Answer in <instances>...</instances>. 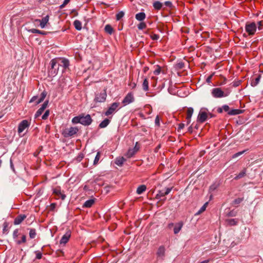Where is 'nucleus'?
Wrapping results in <instances>:
<instances>
[{"label":"nucleus","mask_w":263,"mask_h":263,"mask_svg":"<svg viewBox=\"0 0 263 263\" xmlns=\"http://www.w3.org/2000/svg\"><path fill=\"white\" fill-rule=\"evenodd\" d=\"M207 205H208V202H206L201 208L198 211V212H197V214H200L201 213H202L203 212H204L206 208V206H207Z\"/></svg>","instance_id":"58836bf2"},{"label":"nucleus","mask_w":263,"mask_h":263,"mask_svg":"<svg viewBox=\"0 0 263 263\" xmlns=\"http://www.w3.org/2000/svg\"><path fill=\"white\" fill-rule=\"evenodd\" d=\"M125 161L126 159L124 157H118L116 158L115 163L118 166H122Z\"/></svg>","instance_id":"5701e85b"},{"label":"nucleus","mask_w":263,"mask_h":263,"mask_svg":"<svg viewBox=\"0 0 263 263\" xmlns=\"http://www.w3.org/2000/svg\"><path fill=\"white\" fill-rule=\"evenodd\" d=\"M29 237H30V238L31 239L34 238L36 237V235H37L35 229H30L29 230Z\"/></svg>","instance_id":"7c9ffc66"},{"label":"nucleus","mask_w":263,"mask_h":263,"mask_svg":"<svg viewBox=\"0 0 263 263\" xmlns=\"http://www.w3.org/2000/svg\"><path fill=\"white\" fill-rule=\"evenodd\" d=\"M49 15H46L44 17H43L42 20H41V23L40 24V26L42 28H45L46 24L48 23L49 21Z\"/></svg>","instance_id":"6ab92c4d"},{"label":"nucleus","mask_w":263,"mask_h":263,"mask_svg":"<svg viewBox=\"0 0 263 263\" xmlns=\"http://www.w3.org/2000/svg\"><path fill=\"white\" fill-rule=\"evenodd\" d=\"M59 61L57 59H54L50 61L51 68L49 70V74L51 77H54L58 73L60 66Z\"/></svg>","instance_id":"f257e3e1"},{"label":"nucleus","mask_w":263,"mask_h":263,"mask_svg":"<svg viewBox=\"0 0 263 263\" xmlns=\"http://www.w3.org/2000/svg\"><path fill=\"white\" fill-rule=\"evenodd\" d=\"M257 29L256 24L254 22L247 23L245 26V30L250 36L255 34Z\"/></svg>","instance_id":"f03ea898"},{"label":"nucleus","mask_w":263,"mask_h":263,"mask_svg":"<svg viewBox=\"0 0 263 263\" xmlns=\"http://www.w3.org/2000/svg\"><path fill=\"white\" fill-rule=\"evenodd\" d=\"M57 204L55 203H52L50 205V210L51 211H54L56 207Z\"/></svg>","instance_id":"5fc2aeb1"},{"label":"nucleus","mask_w":263,"mask_h":263,"mask_svg":"<svg viewBox=\"0 0 263 263\" xmlns=\"http://www.w3.org/2000/svg\"><path fill=\"white\" fill-rule=\"evenodd\" d=\"M120 103L119 102H114L112 103L108 108L107 110L105 112L106 116H109L115 113L119 108Z\"/></svg>","instance_id":"39448f33"},{"label":"nucleus","mask_w":263,"mask_h":263,"mask_svg":"<svg viewBox=\"0 0 263 263\" xmlns=\"http://www.w3.org/2000/svg\"><path fill=\"white\" fill-rule=\"evenodd\" d=\"M140 145L138 142L135 144V145L133 148H129L127 153L125 154V156L127 158H130L134 156L139 150Z\"/></svg>","instance_id":"423d86ee"},{"label":"nucleus","mask_w":263,"mask_h":263,"mask_svg":"<svg viewBox=\"0 0 263 263\" xmlns=\"http://www.w3.org/2000/svg\"><path fill=\"white\" fill-rule=\"evenodd\" d=\"M246 168H243L242 171L235 177L234 179L238 180L245 176L246 174Z\"/></svg>","instance_id":"b1692460"},{"label":"nucleus","mask_w":263,"mask_h":263,"mask_svg":"<svg viewBox=\"0 0 263 263\" xmlns=\"http://www.w3.org/2000/svg\"><path fill=\"white\" fill-rule=\"evenodd\" d=\"M36 258L37 259H41L42 258V253L40 252H36Z\"/></svg>","instance_id":"6e6d98bb"},{"label":"nucleus","mask_w":263,"mask_h":263,"mask_svg":"<svg viewBox=\"0 0 263 263\" xmlns=\"http://www.w3.org/2000/svg\"><path fill=\"white\" fill-rule=\"evenodd\" d=\"M73 25L75 28L78 30H81L82 29L81 22L79 20H75L73 22Z\"/></svg>","instance_id":"c85d7f7f"},{"label":"nucleus","mask_w":263,"mask_h":263,"mask_svg":"<svg viewBox=\"0 0 263 263\" xmlns=\"http://www.w3.org/2000/svg\"><path fill=\"white\" fill-rule=\"evenodd\" d=\"M110 121L108 119H105L103 121H102L99 126L100 128H103L106 127L110 123Z\"/></svg>","instance_id":"4be33fe9"},{"label":"nucleus","mask_w":263,"mask_h":263,"mask_svg":"<svg viewBox=\"0 0 263 263\" xmlns=\"http://www.w3.org/2000/svg\"><path fill=\"white\" fill-rule=\"evenodd\" d=\"M162 4L159 1H155L153 3V7L157 10H160L162 7Z\"/></svg>","instance_id":"bb28decb"},{"label":"nucleus","mask_w":263,"mask_h":263,"mask_svg":"<svg viewBox=\"0 0 263 263\" xmlns=\"http://www.w3.org/2000/svg\"><path fill=\"white\" fill-rule=\"evenodd\" d=\"M164 5L168 7H172V3L170 1H166L164 3Z\"/></svg>","instance_id":"bf43d9fd"},{"label":"nucleus","mask_w":263,"mask_h":263,"mask_svg":"<svg viewBox=\"0 0 263 263\" xmlns=\"http://www.w3.org/2000/svg\"><path fill=\"white\" fill-rule=\"evenodd\" d=\"M183 226V222L182 221H180L176 223L175 225L174 228V233L175 234H178L180 231L181 230L182 227Z\"/></svg>","instance_id":"f3484780"},{"label":"nucleus","mask_w":263,"mask_h":263,"mask_svg":"<svg viewBox=\"0 0 263 263\" xmlns=\"http://www.w3.org/2000/svg\"><path fill=\"white\" fill-rule=\"evenodd\" d=\"M245 151H243L242 152H238L235 154H234L232 156V158H235L239 156H240L241 155H242V154H243L245 153Z\"/></svg>","instance_id":"de8ad7c7"},{"label":"nucleus","mask_w":263,"mask_h":263,"mask_svg":"<svg viewBox=\"0 0 263 263\" xmlns=\"http://www.w3.org/2000/svg\"><path fill=\"white\" fill-rule=\"evenodd\" d=\"M222 107L223 110L224 111H226V112H227V111H228V112H229V111H230V110H229V109H230V107H229V106L228 105H223V106H222Z\"/></svg>","instance_id":"864d4df0"},{"label":"nucleus","mask_w":263,"mask_h":263,"mask_svg":"<svg viewBox=\"0 0 263 263\" xmlns=\"http://www.w3.org/2000/svg\"><path fill=\"white\" fill-rule=\"evenodd\" d=\"M193 111L194 109L192 107H189L187 109L186 119L187 120V124H189L191 122V119L193 114Z\"/></svg>","instance_id":"a211bd4d"},{"label":"nucleus","mask_w":263,"mask_h":263,"mask_svg":"<svg viewBox=\"0 0 263 263\" xmlns=\"http://www.w3.org/2000/svg\"><path fill=\"white\" fill-rule=\"evenodd\" d=\"M222 110H223L222 107L218 108L217 109V111L219 113H222Z\"/></svg>","instance_id":"69168bd1"},{"label":"nucleus","mask_w":263,"mask_h":263,"mask_svg":"<svg viewBox=\"0 0 263 263\" xmlns=\"http://www.w3.org/2000/svg\"><path fill=\"white\" fill-rule=\"evenodd\" d=\"M161 71V67L159 66V65H157L155 70L154 71V73L155 75H158L160 74Z\"/></svg>","instance_id":"4c0bfd02"},{"label":"nucleus","mask_w":263,"mask_h":263,"mask_svg":"<svg viewBox=\"0 0 263 263\" xmlns=\"http://www.w3.org/2000/svg\"><path fill=\"white\" fill-rule=\"evenodd\" d=\"M243 200V198H238L233 201V204L234 205H238L239 203H240Z\"/></svg>","instance_id":"e433bc0d"},{"label":"nucleus","mask_w":263,"mask_h":263,"mask_svg":"<svg viewBox=\"0 0 263 263\" xmlns=\"http://www.w3.org/2000/svg\"><path fill=\"white\" fill-rule=\"evenodd\" d=\"M211 93L212 96L215 98H220L225 97L228 96V93H226L221 88H214L212 90Z\"/></svg>","instance_id":"7ed1b4c3"},{"label":"nucleus","mask_w":263,"mask_h":263,"mask_svg":"<svg viewBox=\"0 0 263 263\" xmlns=\"http://www.w3.org/2000/svg\"><path fill=\"white\" fill-rule=\"evenodd\" d=\"M208 117V114L205 110H200L198 116L197 120L199 122L203 123L205 122Z\"/></svg>","instance_id":"9d476101"},{"label":"nucleus","mask_w":263,"mask_h":263,"mask_svg":"<svg viewBox=\"0 0 263 263\" xmlns=\"http://www.w3.org/2000/svg\"><path fill=\"white\" fill-rule=\"evenodd\" d=\"M172 190V187H168L166 189L165 192L162 191H159L158 193L156 196L157 199H160L162 197H164L165 195H168Z\"/></svg>","instance_id":"2eb2a0df"},{"label":"nucleus","mask_w":263,"mask_h":263,"mask_svg":"<svg viewBox=\"0 0 263 263\" xmlns=\"http://www.w3.org/2000/svg\"><path fill=\"white\" fill-rule=\"evenodd\" d=\"M174 226L173 223H170L168 224L167 227L169 229H171L172 227H173Z\"/></svg>","instance_id":"0e129e2a"},{"label":"nucleus","mask_w":263,"mask_h":263,"mask_svg":"<svg viewBox=\"0 0 263 263\" xmlns=\"http://www.w3.org/2000/svg\"><path fill=\"white\" fill-rule=\"evenodd\" d=\"M30 125V123L27 120L22 121L18 124V133L19 134L22 133L26 128H28Z\"/></svg>","instance_id":"9b49d317"},{"label":"nucleus","mask_w":263,"mask_h":263,"mask_svg":"<svg viewBox=\"0 0 263 263\" xmlns=\"http://www.w3.org/2000/svg\"><path fill=\"white\" fill-rule=\"evenodd\" d=\"M213 76V74H211L210 76H209L207 78V79H206V82H207L208 83L210 84V83H211V79H212V78Z\"/></svg>","instance_id":"4d7b16f0"},{"label":"nucleus","mask_w":263,"mask_h":263,"mask_svg":"<svg viewBox=\"0 0 263 263\" xmlns=\"http://www.w3.org/2000/svg\"><path fill=\"white\" fill-rule=\"evenodd\" d=\"M257 25H258V28L259 30H261L262 28V26H263V25H262V21H259L258 23H257Z\"/></svg>","instance_id":"13d9d810"},{"label":"nucleus","mask_w":263,"mask_h":263,"mask_svg":"<svg viewBox=\"0 0 263 263\" xmlns=\"http://www.w3.org/2000/svg\"><path fill=\"white\" fill-rule=\"evenodd\" d=\"M78 131L79 128L77 127H70L65 129L62 134L65 137H69L76 135Z\"/></svg>","instance_id":"20e7f679"},{"label":"nucleus","mask_w":263,"mask_h":263,"mask_svg":"<svg viewBox=\"0 0 263 263\" xmlns=\"http://www.w3.org/2000/svg\"><path fill=\"white\" fill-rule=\"evenodd\" d=\"M81 124L83 125H89L92 122V119L89 115H87L85 116H81Z\"/></svg>","instance_id":"f8f14e48"},{"label":"nucleus","mask_w":263,"mask_h":263,"mask_svg":"<svg viewBox=\"0 0 263 263\" xmlns=\"http://www.w3.org/2000/svg\"><path fill=\"white\" fill-rule=\"evenodd\" d=\"M26 218V216L25 214L18 215L14 220V224L15 225L20 224Z\"/></svg>","instance_id":"dca6fc26"},{"label":"nucleus","mask_w":263,"mask_h":263,"mask_svg":"<svg viewBox=\"0 0 263 263\" xmlns=\"http://www.w3.org/2000/svg\"><path fill=\"white\" fill-rule=\"evenodd\" d=\"M151 37L153 40H157L159 39V35L156 34H153L152 35H151Z\"/></svg>","instance_id":"09e8293b"},{"label":"nucleus","mask_w":263,"mask_h":263,"mask_svg":"<svg viewBox=\"0 0 263 263\" xmlns=\"http://www.w3.org/2000/svg\"><path fill=\"white\" fill-rule=\"evenodd\" d=\"M135 17L138 21H142L145 18L146 15L144 12H140L136 14Z\"/></svg>","instance_id":"412c9836"},{"label":"nucleus","mask_w":263,"mask_h":263,"mask_svg":"<svg viewBox=\"0 0 263 263\" xmlns=\"http://www.w3.org/2000/svg\"><path fill=\"white\" fill-rule=\"evenodd\" d=\"M243 111L242 110H240V109H232L231 110H230L229 112H228V114L229 115H239V114H240L241 113H242Z\"/></svg>","instance_id":"393cba45"},{"label":"nucleus","mask_w":263,"mask_h":263,"mask_svg":"<svg viewBox=\"0 0 263 263\" xmlns=\"http://www.w3.org/2000/svg\"><path fill=\"white\" fill-rule=\"evenodd\" d=\"M184 127V124L183 123H180L179 124L178 130H180L183 129Z\"/></svg>","instance_id":"052dcab7"},{"label":"nucleus","mask_w":263,"mask_h":263,"mask_svg":"<svg viewBox=\"0 0 263 263\" xmlns=\"http://www.w3.org/2000/svg\"><path fill=\"white\" fill-rule=\"evenodd\" d=\"M146 186L145 185H141L137 189V193L139 195L141 194L146 191Z\"/></svg>","instance_id":"cd10ccee"},{"label":"nucleus","mask_w":263,"mask_h":263,"mask_svg":"<svg viewBox=\"0 0 263 263\" xmlns=\"http://www.w3.org/2000/svg\"><path fill=\"white\" fill-rule=\"evenodd\" d=\"M13 236L14 238H16L18 236V230L16 229L14 231Z\"/></svg>","instance_id":"603ef678"},{"label":"nucleus","mask_w":263,"mask_h":263,"mask_svg":"<svg viewBox=\"0 0 263 263\" xmlns=\"http://www.w3.org/2000/svg\"><path fill=\"white\" fill-rule=\"evenodd\" d=\"M53 194L57 196V199L61 198L62 200H64L66 197V195L61 191L60 186H57L53 189Z\"/></svg>","instance_id":"1a4fd4ad"},{"label":"nucleus","mask_w":263,"mask_h":263,"mask_svg":"<svg viewBox=\"0 0 263 263\" xmlns=\"http://www.w3.org/2000/svg\"><path fill=\"white\" fill-rule=\"evenodd\" d=\"M146 25L145 23L144 22H141L138 25V28L139 30H142L143 29L146 28Z\"/></svg>","instance_id":"37998d69"},{"label":"nucleus","mask_w":263,"mask_h":263,"mask_svg":"<svg viewBox=\"0 0 263 263\" xmlns=\"http://www.w3.org/2000/svg\"><path fill=\"white\" fill-rule=\"evenodd\" d=\"M37 99V97H36V96H34V97H33L31 99V100H30V102H34V101H35Z\"/></svg>","instance_id":"680f3d73"},{"label":"nucleus","mask_w":263,"mask_h":263,"mask_svg":"<svg viewBox=\"0 0 263 263\" xmlns=\"http://www.w3.org/2000/svg\"><path fill=\"white\" fill-rule=\"evenodd\" d=\"M155 124L156 125H157V126H160V119H159V117L158 116H157L156 117V119H155Z\"/></svg>","instance_id":"8fccbe9b"},{"label":"nucleus","mask_w":263,"mask_h":263,"mask_svg":"<svg viewBox=\"0 0 263 263\" xmlns=\"http://www.w3.org/2000/svg\"><path fill=\"white\" fill-rule=\"evenodd\" d=\"M28 31L33 33H38L41 34H45V33L43 31L39 30L36 29H31L28 30Z\"/></svg>","instance_id":"473e14b6"},{"label":"nucleus","mask_w":263,"mask_h":263,"mask_svg":"<svg viewBox=\"0 0 263 263\" xmlns=\"http://www.w3.org/2000/svg\"><path fill=\"white\" fill-rule=\"evenodd\" d=\"M61 63H62V66L65 68H66L69 66V62L67 60H65V59L62 60Z\"/></svg>","instance_id":"79ce46f5"},{"label":"nucleus","mask_w":263,"mask_h":263,"mask_svg":"<svg viewBox=\"0 0 263 263\" xmlns=\"http://www.w3.org/2000/svg\"><path fill=\"white\" fill-rule=\"evenodd\" d=\"M81 116L74 117L72 119V122L73 124L81 123Z\"/></svg>","instance_id":"f704fd0d"},{"label":"nucleus","mask_w":263,"mask_h":263,"mask_svg":"<svg viewBox=\"0 0 263 263\" xmlns=\"http://www.w3.org/2000/svg\"><path fill=\"white\" fill-rule=\"evenodd\" d=\"M49 113H50L49 110V109L46 110L45 112L42 116V119L43 120H46L49 115Z\"/></svg>","instance_id":"a18cd8bd"},{"label":"nucleus","mask_w":263,"mask_h":263,"mask_svg":"<svg viewBox=\"0 0 263 263\" xmlns=\"http://www.w3.org/2000/svg\"><path fill=\"white\" fill-rule=\"evenodd\" d=\"M26 240V236L25 235H22L21 237V239H17L16 240L17 244L20 245L22 242H25Z\"/></svg>","instance_id":"c9c22d12"},{"label":"nucleus","mask_w":263,"mask_h":263,"mask_svg":"<svg viewBox=\"0 0 263 263\" xmlns=\"http://www.w3.org/2000/svg\"><path fill=\"white\" fill-rule=\"evenodd\" d=\"M34 23H39L40 24L41 23V20H39V19H35L34 20V22H33Z\"/></svg>","instance_id":"774afa93"},{"label":"nucleus","mask_w":263,"mask_h":263,"mask_svg":"<svg viewBox=\"0 0 263 263\" xmlns=\"http://www.w3.org/2000/svg\"><path fill=\"white\" fill-rule=\"evenodd\" d=\"M228 223L230 226L236 224L237 221L235 219H230L227 220Z\"/></svg>","instance_id":"ea45409f"},{"label":"nucleus","mask_w":263,"mask_h":263,"mask_svg":"<svg viewBox=\"0 0 263 263\" xmlns=\"http://www.w3.org/2000/svg\"><path fill=\"white\" fill-rule=\"evenodd\" d=\"M100 157H101V154L99 152L97 153V154L95 157V160L93 161V165H96L98 163L99 160L100 159Z\"/></svg>","instance_id":"72a5a7b5"},{"label":"nucleus","mask_w":263,"mask_h":263,"mask_svg":"<svg viewBox=\"0 0 263 263\" xmlns=\"http://www.w3.org/2000/svg\"><path fill=\"white\" fill-rule=\"evenodd\" d=\"M46 95L47 93L46 91H44L43 92H42L41 94L40 99L36 102V104H38L42 102L45 98Z\"/></svg>","instance_id":"c756f323"},{"label":"nucleus","mask_w":263,"mask_h":263,"mask_svg":"<svg viewBox=\"0 0 263 263\" xmlns=\"http://www.w3.org/2000/svg\"><path fill=\"white\" fill-rule=\"evenodd\" d=\"M148 81L147 78H144L143 83H142V88L145 91H147L148 90Z\"/></svg>","instance_id":"a878e982"},{"label":"nucleus","mask_w":263,"mask_h":263,"mask_svg":"<svg viewBox=\"0 0 263 263\" xmlns=\"http://www.w3.org/2000/svg\"><path fill=\"white\" fill-rule=\"evenodd\" d=\"M8 230V223L5 222L4 223L3 233H6Z\"/></svg>","instance_id":"3c124183"},{"label":"nucleus","mask_w":263,"mask_h":263,"mask_svg":"<svg viewBox=\"0 0 263 263\" xmlns=\"http://www.w3.org/2000/svg\"><path fill=\"white\" fill-rule=\"evenodd\" d=\"M70 2V0H64L63 3H64V5H66L67 4H68L69 3V2Z\"/></svg>","instance_id":"338daca9"},{"label":"nucleus","mask_w":263,"mask_h":263,"mask_svg":"<svg viewBox=\"0 0 263 263\" xmlns=\"http://www.w3.org/2000/svg\"><path fill=\"white\" fill-rule=\"evenodd\" d=\"M260 76H258V77H257L255 81H252L251 83V86H255L256 85H257V84L259 83V80H260Z\"/></svg>","instance_id":"a19ab883"},{"label":"nucleus","mask_w":263,"mask_h":263,"mask_svg":"<svg viewBox=\"0 0 263 263\" xmlns=\"http://www.w3.org/2000/svg\"><path fill=\"white\" fill-rule=\"evenodd\" d=\"M124 13L123 11H120L116 14V19L117 21H119L121 18L123 17Z\"/></svg>","instance_id":"c03bdc74"},{"label":"nucleus","mask_w":263,"mask_h":263,"mask_svg":"<svg viewBox=\"0 0 263 263\" xmlns=\"http://www.w3.org/2000/svg\"><path fill=\"white\" fill-rule=\"evenodd\" d=\"M134 101V94L132 92L128 93L122 100L123 106H126Z\"/></svg>","instance_id":"6e6552de"},{"label":"nucleus","mask_w":263,"mask_h":263,"mask_svg":"<svg viewBox=\"0 0 263 263\" xmlns=\"http://www.w3.org/2000/svg\"><path fill=\"white\" fill-rule=\"evenodd\" d=\"M71 236V232L67 231L61 238L60 243L61 245H65L69 240Z\"/></svg>","instance_id":"4468645a"},{"label":"nucleus","mask_w":263,"mask_h":263,"mask_svg":"<svg viewBox=\"0 0 263 263\" xmlns=\"http://www.w3.org/2000/svg\"><path fill=\"white\" fill-rule=\"evenodd\" d=\"M104 29L105 32L109 34H111L113 32V28L110 25H106Z\"/></svg>","instance_id":"2f4dec72"},{"label":"nucleus","mask_w":263,"mask_h":263,"mask_svg":"<svg viewBox=\"0 0 263 263\" xmlns=\"http://www.w3.org/2000/svg\"><path fill=\"white\" fill-rule=\"evenodd\" d=\"M48 104V101H46L44 102V103L42 104V106L37 110L35 114V118H37L39 117H40L43 111L45 110V109L46 108L47 105Z\"/></svg>","instance_id":"ddd939ff"},{"label":"nucleus","mask_w":263,"mask_h":263,"mask_svg":"<svg viewBox=\"0 0 263 263\" xmlns=\"http://www.w3.org/2000/svg\"><path fill=\"white\" fill-rule=\"evenodd\" d=\"M129 85L132 87V88H135L136 86V84L135 83H133L130 84Z\"/></svg>","instance_id":"e2e57ef3"},{"label":"nucleus","mask_w":263,"mask_h":263,"mask_svg":"<svg viewBox=\"0 0 263 263\" xmlns=\"http://www.w3.org/2000/svg\"><path fill=\"white\" fill-rule=\"evenodd\" d=\"M106 97L107 94L106 91L104 90L102 92L96 94L93 101L96 103L104 102L106 100Z\"/></svg>","instance_id":"0eeeda50"},{"label":"nucleus","mask_w":263,"mask_h":263,"mask_svg":"<svg viewBox=\"0 0 263 263\" xmlns=\"http://www.w3.org/2000/svg\"><path fill=\"white\" fill-rule=\"evenodd\" d=\"M95 203V199H91L88 200L85 202L84 204L83 205V208H89L92 206V205Z\"/></svg>","instance_id":"aec40b11"},{"label":"nucleus","mask_w":263,"mask_h":263,"mask_svg":"<svg viewBox=\"0 0 263 263\" xmlns=\"http://www.w3.org/2000/svg\"><path fill=\"white\" fill-rule=\"evenodd\" d=\"M158 254L159 256H162L164 253V248H159L158 252Z\"/></svg>","instance_id":"49530a36"}]
</instances>
